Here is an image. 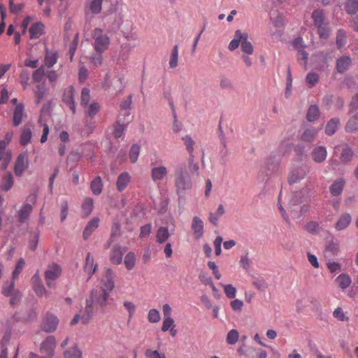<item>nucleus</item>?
Segmentation results:
<instances>
[{"label": "nucleus", "instance_id": "f03ea898", "mask_svg": "<svg viewBox=\"0 0 358 358\" xmlns=\"http://www.w3.org/2000/svg\"><path fill=\"white\" fill-rule=\"evenodd\" d=\"M94 39V48L96 53H103L108 50L110 39L109 36L106 34L103 29L100 28H96L93 30L92 34Z\"/></svg>", "mask_w": 358, "mask_h": 358}, {"label": "nucleus", "instance_id": "2f4dec72", "mask_svg": "<svg viewBox=\"0 0 358 358\" xmlns=\"http://www.w3.org/2000/svg\"><path fill=\"white\" fill-rule=\"evenodd\" d=\"M126 126L127 125L125 123H124V121L120 117H118V120H117L115 124L114 125V137L116 138L122 137L124 134Z\"/></svg>", "mask_w": 358, "mask_h": 358}, {"label": "nucleus", "instance_id": "e2e57ef3", "mask_svg": "<svg viewBox=\"0 0 358 358\" xmlns=\"http://www.w3.org/2000/svg\"><path fill=\"white\" fill-rule=\"evenodd\" d=\"M317 28L318 34L321 38L327 39L329 37L330 30L327 24H324L320 27H317Z\"/></svg>", "mask_w": 358, "mask_h": 358}, {"label": "nucleus", "instance_id": "aec40b11", "mask_svg": "<svg viewBox=\"0 0 358 358\" xmlns=\"http://www.w3.org/2000/svg\"><path fill=\"white\" fill-rule=\"evenodd\" d=\"M97 264L94 263V259L91 257L90 253H88L85 259V272L89 275L90 278L92 275L96 272Z\"/></svg>", "mask_w": 358, "mask_h": 358}, {"label": "nucleus", "instance_id": "2eb2a0df", "mask_svg": "<svg viewBox=\"0 0 358 358\" xmlns=\"http://www.w3.org/2000/svg\"><path fill=\"white\" fill-rule=\"evenodd\" d=\"M305 171L302 167H298L292 170L288 176L287 180L289 185H293L303 178Z\"/></svg>", "mask_w": 358, "mask_h": 358}, {"label": "nucleus", "instance_id": "9b49d317", "mask_svg": "<svg viewBox=\"0 0 358 358\" xmlns=\"http://www.w3.org/2000/svg\"><path fill=\"white\" fill-rule=\"evenodd\" d=\"M12 159V154L10 150L6 149V143L0 141V162L1 166L3 169L8 167Z\"/></svg>", "mask_w": 358, "mask_h": 358}, {"label": "nucleus", "instance_id": "ddd939ff", "mask_svg": "<svg viewBox=\"0 0 358 358\" xmlns=\"http://www.w3.org/2000/svg\"><path fill=\"white\" fill-rule=\"evenodd\" d=\"M14 185V178L10 172L5 173L0 181V189L3 192H8Z\"/></svg>", "mask_w": 358, "mask_h": 358}, {"label": "nucleus", "instance_id": "6e6552de", "mask_svg": "<svg viewBox=\"0 0 358 358\" xmlns=\"http://www.w3.org/2000/svg\"><path fill=\"white\" fill-rule=\"evenodd\" d=\"M74 94L75 90L73 87L69 86L64 90L62 98L64 103H65L69 106L73 115L76 113Z\"/></svg>", "mask_w": 358, "mask_h": 358}, {"label": "nucleus", "instance_id": "69168bd1", "mask_svg": "<svg viewBox=\"0 0 358 358\" xmlns=\"http://www.w3.org/2000/svg\"><path fill=\"white\" fill-rule=\"evenodd\" d=\"M33 289L34 290L35 293L38 296H43L48 297L49 296L48 292L45 288L44 285L41 283L37 284L36 285L32 287Z\"/></svg>", "mask_w": 358, "mask_h": 358}, {"label": "nucleus", "instance_id": "ea45409f", "mask_svg": "<svg viewBox=\"0 0 358 358\" xmlns=\"http://www.w3.org/2000/svg\"><path fill=\"white\" fill-rule=\"evenodd\" d=\"M345 10L349 15H355L358 11V0H347Z\"/></svg>", "mask_w": 358, "mask_h": 358}, {"label": "nucleus", "instance_id": "a878e982", "mask_svg": "<svg viewBox=\"0 0 358 358\" xmlns=\"http://www.w3.org/2000/svg\"><path fill=\"white\" fill-rule=\"evenodd\" d=\"M192 227L194 230V234L196 238H201L203 233V223L202 220L198 217H194L192 220Z\"/></svg>", "mask_w": 358, "mask_h": 358}, {"label": "nucleus", "instance_id": "72a5a7b5", "mask_svg": "<svg viewBox=\"0 0 358 358\" xmlns=\"http://www.w3.org/2000/svg\"><path fill=\"white\" fill-rule=\"evenodd\" d=\"M170 236V234L166 227H159L156 234V239L159 243H165Z\"/></svg>", "mask_w": 358, "mask_h": 358}, {"label": "nucleus", "instance_id": "a19ab883", "mask_svg": "<svg viewBox=\"0 0 358 358\" xmlns=\"http://www.w3.org/2000/svg\"><path fill=\"white\" fill-rule=\"evenodd\" d=\"M336 281L338 284V286L341 289H345L347 288L351 283V279L350 276L348 274L342 273L339 275L336 279Z\"/></svg>", "mask_w": 358, "mask_h": 358}, {"label": "nucleus", "instance_id": "0eeeda50", "mask_svg": "<svg viewBox=\"0 0 358 358\" xmlns=\"http://www.w3.org/2000/svg\"><path fill=\"white\" fill-rule=\"evenodd\" d=\"M29 167V159L26 154H20L14 164V173L17 177H21Z\"/></svg>", "mask_w": 358, "mask_h": 358}, {"label": "nucleus", "instance_id": "f8f14e48", "mask_svg": "<svg viewBox=\"0 0 358 358\" xmlns=\"http://www.w3.org/2000/svg\"><path fill=\"white\" fill-rule=\"evenodd\" d=\"M352 65V59L349 56H342L336 59V69L338 73H345Z\"/></svg>", "mask_w": 358, "mask_h": 358}, {"label": "nucleus", "instance_id": "338daca9", "mask_svg": "<svg viewBox=\"0 0 358 358\" xmlns=\"http://www.w3.org/2000/svg\"><path fill=\"white\" fill-rule=\"evenodd\" d=\"M145 355L147 358H166L163 353H160L157 350L148 349L145 352Z\"/></svg>", "mask_w": 358, "mask_h": 358}, {"label": "nucleus", "instance_id": "1a4fd4ad", "mask_svg": "<svg viewBox=\"0 0 358 358\" xmlns=\"http://www.w3.org/2000/svg\"><path fill=\"white\" fill-rule=\"evenodd\" d=\"M59 324V320L53 315H47L41 324L43 331L48 333L53 332L56 330Z\"/></svg>", "mask_w": 358, "mask_h": 358}, {"label": "nucleus", "instance_id": "7c9ffc66", "mask_svg": "<svg viewBox=\"0 0 358 358\" xmlns=\"http://www.w3.org/2000/svg\"><path fill=\"white\" fill-rule=\"evenodd\" d=\"M345 131L350 133L358 131V112L348 121Z\"/></svg>", "mask_w": 358, "mask_h": 358}, {"label": "nucleus", "instance_id": "052dcab7", "mask_svg": "<svg viewBox=\"0 0 358 358\" xmlns=\"http://www.w3.org/2000/svg\"><path fill=\"white\" fill-rule=\"evenodd\" d=\"M90 100V91L88 88H83L81 92L80 105L87 107Z\"/></svg>", "mask_w": 358, "mask_h": 358}, {"label": "nucleus", "instance_id": "cd10ccee", "mask_svg": "<svg viewBox=\"0 0 358 358\" xmlns=\"http://www.w3.org/2000/svg\"><path fill=\"white\" fill-rule=\"evenodd\" d=\"M351 222V216L349 213H344L341 215L338 220L335 224V227L338 231L345 229Z\"/></svg>", "mask_w": 358, "mask_h": 358}, {"label": "nucleus", "instance_id": "f3484780", "mask_svg": "<svg viewBox=\"0 0 358 358\" xmlns=\"http://www.w3.org/2000/svg\"><path fill=\"white\" fill-rule=\"evenodd\" d=\"M168 173L167 168L164 166H154L151 171V177L154 181L164 180Z\"/></svg>", "mask_w": 358, "mask_h": 358}, {"label": "nucleus", "instance_id": "6e6d98bb", "mask_svg": "<svg viewBox=\"0 0 358 358\" xmlns=\"http://www.w3.org/2000/svg\"><path fill=\"white\" fill-rule=\"evenodd\" d=\"M182 141L186 146L187 152H189V155L193 158L194 141L189 136H185L182 137Z\"/></svg>", "mask_w": 358, "mask_h": 358}, {"label": "nucleus", "instance_id": "6ab92c4d", "mask_svg": "<svg viewBox=\"0 0 358 358\" xmlns=\"http://www.w3.org/2000/svg\"><path fill=\"white\" fill-rule=\"evenodd\" d=\"M44 25L43 23L38 22L33 24L29 29V36L31 39L38 38L43 34Z\"/></svg>", "mask_w": 358, "mask_h": 358}, {"label": "nucleus", "instance_id": "58836bf2", "mask_svg": "<svg viewBox=\"0 0 358 358\" xmlns=\"http://www.w3.org/2000/svg\"><path fill=\"white\" fill-rule=\"evenodd\" d=\"M169 106L172 110L173 117V131L178 133L182 130V124L178 120L177 114L173 101H169Z\"/></svg>", "mask_w": 358, "mask_h": 358}, {"label": "nucleus", "instance_id": "c756f323", "mask_svg": "<svg viewBox=\"0 0 358 358\" xmlns=\"http://www.w3.org/2000/svg\"><path fill=\"white\" fill-rule=\"evenodd\" d=\"M243 38L241 41V50L248 54L251 55L253 52V47L252 43L248 41V35L247 33H243Z\"/></svg>", "mask_w": 358, "mask_h": 358}, {"label": "nucleus", "instance_id": "4d7b16f0", "mask_svg": "<svg viewBox=\"0 0 358 358\" xmlns=\"http://www.w3.org/2000/svg\"><path fill=\"white\" fill-rule=\"evenodd\" d=\"M339 244L338 242H334L333 240L329 241L325 247V251L331 254V255H335L338 252Z\"/></svg>", "mask_w": 358, "mask_h": 358}, {"label": "nucleus", "instance_id": "603ef678", "mask_svg": "<svg viewBox=\"0 0 358 358\" xmlns=\"http://www.w3.org/2000/svg\"><path fill=\"white\" fill-rule=\"evenodd\" d=\"M161 320L160 313L158 310L152 308L149 310L148 314V320L150 323H157Z\"/></svg>", "mask_w": 358, "mask_h": 358}, {"label": "nucleus", "instance_id": "4c0bfd02", "mask_svg": "<svg viewBox=\"0 0 358 358\" xmlns=\"http://www.w3.org/2000/svg\"><path fill=\"white\" fill-rule=\"evenodd\" d=\"M17 290L18 289L15 288V280L13 278L10 282H6L3 285L1 293L5 296H9L11 294Z\"/></svg>", "mask_w": 358, "mask_h": 358}, {"label": "nucleus", "instance_id": "b1692460", "mask_svg": "<svg viewBox=\"0 0 358 358\" xmlns=\"http://www.w3.org/2000/svg\"><path fill=\"white\" fill-rule=\"evenodd\" d=\"M32 210L31 205L29 203L23 204L17 213L19 222L21 223L24 222L29 218Z\"/></svg>", "mask_w": 358, "mask_h": 358}, {"label": "nucleus", "instance_id": "3c124183", "mask_svg": "<svg viewBox=\"0 0 358 358\" xmlns=\"http://www.w3.org/2000/svg\"><path fill=\"white\" fill-rule=\"evenodd\" d=\"M86 108V114H87V115H89L92 118L94 117L100 110V106L96 102H93L89 106L87 105Z\"/></svg>", "mask_w": 358, "mask_h": 358}, {"label": "nucleus", "instance_id": "423d86ee", "mask_svg": "<svg viewBox=\"0 0 358 358\" xmlns=\"http://www.w3.org/2000/svg\"><path fill=\"white\" fill-rule=\"evenodd\" d=\"M55 346V338L53 336L47 337L40 347V352L42 354L43 358H52L54 355Z\"/></svg>", "mask_w": 358, "mask_h": 358}, {"label": "nucleus", "instance_id": "412c9836", "mask_svg": "<svg viewBox=\"0 0 358 358\" xmlns=\"http://www.w3.org/2000/svg\"><path fill=\"white\" fill-rule=\"evenodd\" d=\"M99 224V219L98 217H94L92 218L87 224L85 227L84 231H83V238L84 239L87 240L90 235L92 234V232L97 229Z\"/></svg>", "mask_w": 358, "mask_h": 358}, {"label": "nucleus", "instance_id": "de8ad7c7", "mask_svg": "<svg viewBox=\"0 0 358 358\" xmlns=\"http://www.w3.org/2000/svg\"><path fill=\"white\" fill-rule=\"evenodd\" d=\"M242 34L243 33H241L240 30H236L235 31L234 38L229 45V49L230 50H234L238 47L239 44L241 43V38H243Z\"/></svg>", "mask_w": 358, "mask_h": 358}, {"label": "nucleus", "instance_id": "c85d7f7f", "mask_svg": "<svg viewBox=\"0 0 358 358\" xmlns=\"http://www.w3.org/2000/svg\"><path fill=\"white\" fill-rule=\"evenodd\" d=\"M312 18L316 27L324 24L325 16L322 10H314L312 13Z\"/></svg>", "mask_w": 358, "mask_h": 358}, {"label": "nucleus", "instance_id": "f257e3e1", "mask_svg": "<svg viewBox=\"0 0 358 358\" xmlns=\"http://www.w3.org/2000/svg\"><path fill=\"white\" fill-rule=\"evenodd\" d=\"M114 287L113 272L110 268H107L105 271L104 278L100 282V287L92 291V301H87L86 315L81 317L83 323L87 324L91 318L94 310L92 302H95L100 306H105Z\"/></svg>", "mask_w": 358, "mask_h": 358}, {"label": "nucleus", "instance_id": "20e7f679", "mask_svg": "<svg viewBox=\"0 0 358 358\" xmlns=\"http://www.w3.org/2000/svg\"><path fill=\"white\" fill-rule=\"evenodd\" d=\"M279 169V162L275 157H268L264 166L259 171L258 178L264 182L265 178H272Z\"/></svg>", "mask_w": 358, "mask_h": 358}, {"label": "nucleus", "instance_id": "680f3d73", "mask_svg": "<svg viewBox=\"0 0 358 358\" xmlns=\"http://www.w3.org/2000/svg\"><path fill=\"white\" fill-rule=\"evenodd\" d=\"M139 153H140V147L136 144L133 145L130 149L129 155V159L131 163H135L137 161L138 157L139 156Z\"/></svg>", "mask_w": 358, "mask_h": 358}, {"label": "nucleus", "instance_id": "37998d69", "mask_svg": "<svg viewBox=\"0 0 358 358\" xmlns=\"http://www.w3.org/2000/svg\"><path fill=\"white\" fill-rule=\"evenodd\" d=\"M57 61V54L54 52L47 51L45 57V64L50 68L56 64Z\"/></svg>", "mask_w": 358, "mask_h": 358}, {"label": "nucleus", "instance_id": "0e129e2a", "mask_svg": "<svg viewBox=\"0 0 358 358\" xmlns=\"http://www.w3.org/2000/svg\"><path fill=\"white\" fill-rule=\"evenodd\" d=\"M171 327H176L174 320L172 317H164V320L162 326V331L166 332L169 331Z\"/></svg>", "mask_w": 358, "mask_h": 358}, {"label": "nucleus", "instance_id": "bf43d9fd", "mask_svg": "<svg viewBox=\"0 0 358 358\" xmlns=\"http://www.w3.org/2000/svg\"><path fill=\"white\" fill-rule=\"evenodd\" d=\"M252 284L260 292H265L268 287V283L263 278H257L256 280L253 281Z\"/></svg>", "mask_w": 358, "mask_h": 358}, {"label": "nucleus", "instance_id": "e433bc0d", "mask_svg": "<svg viewBox=\"0 0 358 358\" xmlns=\"http://www.w3.org/2000/svg\"><path fill=\"white\" fill-rule=\"evenodd\" d=\"M23 106L22 104L17 105L13 114V124L18 126L22 120L23 117Z\"/></svg>", "mask_w": 358, "mask_h": 358}, {"label": "nucleus", "instance_id": "c03bdc74", "mask_svg": "<svg viewBox=\"0 0 358 358\" xmlns=\"http://www.w3.org/2000/svg\"><path fill=\"white\" fill-rule=\"evenodd\" d=\"M124 263L127 270L134 268L136 264V255L133 252H129L124 257Z\"/></svg>", "mask_w": 358, "mask_h": 358}, {"label": "nucleus", "instance_id": "864d4df0", "mask_svg": "<svg viewBox=\"0 0 358 358\" xmlns=\"http://www.w3.org/2000/svg\"><path fill=\"white\" fill-rule=\"evenodd\" d=\"M238 331L236 329H231L228 332L226 339L228 344L234 345L238 341Z\"/></svg>", "mask_w": 358, "mask_h": 358}, {"label": "nucleus", "instance_id": "79ce46f5", "mask_svg": "<svg viewBox=\"0 0 358 358\" xmlns=\"http://www.w3.org/2000/svg\"><path fill=\"white\" fill-rule=\"evenodd\" d=\"M317 133V131L315 129H307L302 134L301 139L304 142H311L315 139Z\"/></svg>", "mask_w": 358, "mask_h": 358}, {"label": "nucleus", "instance_id": "4468645a", "mask_svg": "<svg viewBox=\"0 0 358 358\" xmlns=\"http://www.w3.org/2000/svg\"><path fill=\"white\" fill-rule=\"evenodd\" d=\"M341 148V161L343 164H348L352 160L355 152L348 144H343Z\"/></svg>", "mask_w": 358, "mask_h": 358}, {"label": "nucleus", "instance_id": "a18cd8bd", "mask_svg": "<svg viewBox=\"0 0 358 358\" xmlns=\"http://www.w3.org/2000/svg\"><path fill=\"white\" fill-rule=\"evenodd\" d=\"M103 0H92L89 3V9L92 14L97 15L102 10Z\"/></svg>", "mask_w": 358, "mask_h": 358}, {"label": "nucleus", "instance_id": "c9c22d12", "mask_svg": "<svg viewBox=\"0 0 358 358\" xmlns=\"http://www.w3.org/2000/svg\"><path fill=\"white\" fill-rule=\"evenodd\" d=\"M320 116L319 108L316 105H311L308 109L306 119L308 122H314Z\"/></svg>", "mask_w": 358, "mask_h": 358}, {"label": "nucleus", "instance_id": "393cba45", "mask_svg": "<svg viewBox=\"0 0 358 358\" xmlns=\"http://www.w3.org/2000/svg\"><path fill=\"white\" fill-rule=\"evenodd\" d=\"M94 208V200L91 197L84 199L81 206V211L84 217L89 216Z\"/></svg>", "mask_w": 358, "mask_h": 358}, {"label": "nucleus", "instance_id": "a211bd4d", "mask_svg": "<svg viewBox=\"0 0 358 358\" xmlns=\"http://www.w3.org/2000/svg\"><path fill=\"white\" fill-rule=\"evenodd\" d=\"M131 176L127 172L122 173L117 179L116 186L119 192H122L126 189L129 183L131 182Z\"/></svg>", "mask_w": 358, "mask_h": 358}, {"label": "nucleus", "instance_id": "4be33fe9", "mask_svg": "<svg viewBox=\"0 0 358 358\" xmlns=\"http://www.w3.org/2000/svg\"><path fill=\"white\" fill-rule=\"evenodd\" d=\"M123 252L119 245H115L110 255V260L114 264H120L122 261Z\"/></svg>", "mask_w": 358, "mask_h": 358}, {"label": "nucleus", "instance_id": "8fccbe9b", "mask_svg": "<svg viewBox=\"0 0 358 358\" xmlns=\"http://www.w3.org/2000/svg\"><path fill=\"white\" fill-rule=\"evenodd\" d=\"M32 136L31 131L29 128H24L21 134L20 143L22 145H26L31 140Z\"/></svg>", "mask_w": 358, "mask_h": 358}, {"label": "nucleus", "instance_id": "f704fd0d", "mask_svg": "<svg viewBox=\"0 0 358 358\" xmlns=\"http://www.w3.org/2000/svg\"><path fill=\"white\" fill-rule=\"evenodd\" d=\"M178 53H179L178 45H176L173 48L171 55H170V57H169V67L171 69H175L178 66Z\"/></svg>", "mask_w": 358, "mask_h": 358}, {"label": "nucleus", "instance_id": "bb28decb", "mask_svg": "<svg viewBox=\"0 0 358 358\" xmlns=\"http://www.w3.org/2000/svg\"><path fill=\"white\" fill-rule=\"evenodd\" d=\"M339 124L340 120L338 117L331 118L329 121H328L326 125V134L329 136L334 135L337 131Z\"/></svg>", "mask_w": 358, "mask_h": 358}, {"label": "nucleus", "instance_id": "09e8293b", "mask_svg": "<svg viewBox=\"0 0 358 358\" xmlns=\"http://www.w3.org/2000/svg\"><path fill=\"white\" fill-rule=\"evenodd\" d=\"M210 58H211V60L213 62H215V64H221V63L222 62V59H223L222 48H213V50H212L211 54H210Z\"/></svg>", "mask_w": 358, "mask_h": 358}, {"label": "nucleus", "instance_id": "13d9d810", "mask_svg": "<svg viewBox=\"0 0 358 358\" xmlns=\"http://www.w3.org/2000/svg\"><path fill=\"white\" fill-rule=\"evenodd\" d=\"M292 85V73H291V69H290V66H288L287 76V83H286L285 92V96L286 98H288L289 96V95L291 94Z\"/></svg>", "mask_w": 358, "mask_h": 358}, {"label": "nucleus", "instance_id": "49530a36", "mask_svg": "<svg viewBox=\"0 0 358 358\" xmlns=\"http://www.w3.org/2000/svg\"><path fill=\"white\" fill-rule=\"evenodd\" d=\"M82 353L76 345L64 352V358H80Z\"/></svg>", "mask_w": 358, "mask_h": 358}, {"label": "nucleus", "instance_id": "5fc2aeb1", "mask_svg": "<svg viewBox=\"0 0 358 358\" xmlns=\"http://www.w3.org/2000/svg\"><path fill=\"white\" fill-rule=\"evenodd\" d=\"M345 34L342 29L337 31L336 44L338 49L342 48L345 45Z\"/></svg>", "mask_w": 358, "mask_h": 358}, {"label": "nucleus", "instance_id": "39448f33", "mask_svg": "<svg viewBox=\"0 0 358 358\" xmlns=\"http://www.w3.org/2000/svg\"><path fill=\"white\" fill-rule=\"evenodd\" d=\"M62 272V267L56 263H52L48 266L45 271L44 277L45 283L48 287H56L55 281L61 276Z\"/></svg>", "mask_w": 358, "mask_h": 358}, {"label": "nucleus", "instance_id": "5701e85b", "mask_svg": "<svg viewBox=\"0 0 358 358\" xmlns=\"http://www.w3.org/2000/svg\"><path fill=\"white\" fill-rule=\"evenodd\" d=\"M345 185V180L343 179H338L335 180L329 187L330 193L334 196H339Z\"/></svg>", "mask_w": 358, "mask_h": 358}, {"label": "nucleus", "instance_id": "774afa93", "mask_svg": "<svg viewBox=\"0 0 358 358\" xmlns=\"http://www.w3.org/2000/svg\"><path fill=\"white\" fill-rule=\"evenodd\" d=\"M306 81L310 85V87H313L319 81V76L315 73H308L306 77Z\"/></svg>", "mask_w": 358, "mask_h": 358}, {"label": "nucleus", "instance_id": "9d476101", "mask_svg": "<svg viewBox=\"0 0 358 358\" xmlns=\"http://www.w3.org/2000/svg\"><path fill=\"white\" fill-rule=\"evenodd\" d=\"M264 181V185L257 195V197L260 199L272 194L276 187V182L272 178H265Z\"/></svg>", "mask_w": 358, "mask_h": 358}, {"label": "nucleus", "instance_id": "7ed1b4c3", "mask_svg": "<svg viewBox=\"0 0 358 358\" xmlns=\"http://www.w3.org/2000/svg\"><path fill=\"white\" fill-rule=\"evenodd\" d=\"M176 186L178 194L184 192L192 187V181L185 167H180L176 171Z\"/></svg>", "mask_w": 358, "mask_h": 358}, {"label": "nucleus", "instance_id": "473e14b6", "mask_svg": "<svg viewBox=\"0 0 358 358\" xmlns=\"http://www.w3.org/2000/svg\"><path fill=\"white\" fill-rule=\"evenodd\" d=\"M90 188L92 193L95 195H99L102 192L103 183L100 176L96 177L91 181Z\"/></svg>", "mask_w": 358, "mask_h": 358}, {"label": "nucleus", "instance_id": "dca6fc26", "mask_svg": "<svg viewBox=\"0 0 358 358\" xmlns=\"http://www.w3.org/2000/svg\"><path fill=\"white\" fill-rule=\"evenodd\" d=\"M327 155V149L324 146L316 147L312 152V158L316 163L323 162L326 159Z\"/></svg>", "mask_w": 358, "mask_h": 358}]
</instances>
